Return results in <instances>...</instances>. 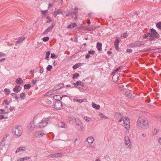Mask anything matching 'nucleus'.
<instances>
[{
    "instance_id": "1",
    "label": "nucleus",
    "mask_w": 161,
    "mask_h": 161,
    "mask_svg": "<svg viewBox=\"0 0 161 161\" xmlns=\"http://www.w3.org/2000/svg\"><path fill=\"white\" fill-rule=\"evenodd\" d=\"M137 124L139 129H147L149 127L148 121L144 117H140L138 119Z\"/></svg>"
},
{
    "instance_id": "2",
    "label": "nucleus",
    "mask_w": 161,
    "mask_h": 161,
    "mask_svg": "<svg viewBox=\"0 0 161 161\" xmlns=\"http://www.w3.org/2000/svg\"><path fill=\"white\" fill-rule=\"evenodd\" d=\"M123 120V121L125 128L127 130V131L126 132L128 133L130 129V119L128 117H125L123 119V117H122L119 119V122H120Z\"/></svg>"
},
{
    "instance_id": "3",
    "label": "nucleus",
    "mask_w": 161,
    "mask_h": 161,
    "mask_svg": "<svg viewBox=\"0 0 161 161\" xmlns=\"http://www.w3.org/2000/svg\"><path fill=\"white\" fill-rule=\"evenodd\" d=\"M23 129L20 126H16L13 130V133L15 136L19 137L22 133Z\"/></svg>"
},
{
    "instance_id": "4",
    "label": "nucleus",
    "mask_w": 161,
    "mask_h": 161,
    "mask_svg": "<svg viewBox=\"0 0 161 161\" xmlns=\"http://www.w3.org/2000/svg\"><path fill=\"white\" fill-rule=\"evenodd\" d=\"M150 32H149V40L150 41H153L155 40V38H158L159 37V35L158 34L157 32L153 29L152 28L150 30Z\"/></svg>"
},
{
    "instance_id": "5",
    "label": "nucleus",
    "mask_w": 161,
    "mask_h": 161,
    "mask_svg": "<svg viewBox=\"0 0 161 161\" xmlns=\"http://www.w3.org/2000/svg\"><path fill=\"white\" fill-rule=\"evenodd\" d=\"M49 121L47 118H43L38 124V126L40 128H43L47 125Z\"/></svg>"
},
{
    "instance_id": "6",
    "label": "nucleus",
    "mask_w": 161,
    "mask_h": 161,
    "mask_svg": "<svg viewBox=\"0 0 161 161\" xmlns=\"http://www.w3.org/2000/svg\"><path fill=\"white\" fill-rule=\"evenodd\" d=\"M46 132L44 130H40L35 132L34 133V136L38 138H40L43 135H45Z\"/></svg>"
},
{
    "instance_id": "7",
    "label": "nucleus",
    "mask_w": 161,
    "mask_h": 161,
    "mask_svg": "<svg viewBox=\"0 0 161 161\" xmlns=\"http://www.w3.org/2000/svg\"><path fill=\"white\" fill-rule=\"evenodd\" d=\"M125 144L126 147L130 148L131 146V142L130 141L129 137L128 136H126L125 137Z\"/></svg>"
},
{
    "instance_id": "8",
    "label": "nucleus",
    "mask_w": 161,
    "mask_h": 161,
    "mask_svg": "<svg viewBox=\"0 0 161 161\" xmlns=\"http://www.w3.org/2000/svg\"><path fill=\"white\" fill-rule=\"evenodd\" d=\"M75 122L77 125H76V128L79 130H82L83 124L82 122L78 119H75Z\"/></svg>"
},
{
    "instance_id": "9",
    "label": "nucleus",
    "mask_w": 161,
    "mask_h": 161,
    "mask_svg": "<svg viewBox=\"0 0 161 161\" xmlns=\"http://www.w3.org/2000/svg\"><path fill=\"white\" fill-rule=\"evenodd\" d=\"M61 87L59 86H55L53 89L52 90L50 91L47 93V94L48 95H51L52 94H55L56 93V91L59 90L60 88Z\"/></svg>"
},
{
    "instance_id": "10",
    "label": "nucleus",
    "mask_w": 161,
    "mask_h": 161,
    "mask_svg": "<svg viewBox=\"0 0 161 161\" xmlns=\"http://www.w3.org/2000/svg\"><path fill=\"white\" fill-rule=\"evenodd\" d=\"M35 127V125L34 122L33 121H32L28 125V129L30 130V131H32Z\"/></svg>"
},
{
    "instance_id": "11",
    "label": "nucleus",
    "mask_w": 161,
    "mask_h": 161,
    "mask_svg": "<svg viewBox=\"0 0 161 161\" xmlns=\"http://www.w3.org/2000/svg\"><path fill=\"white\" fill-rule=\"evenodd\" d=\"M55 26V24H53L52 25L49 26L47 29L45 31H44L43 34L44 35H45L47 34L50 31H52L53 27Z\"/></svg>"
},
{
    "instance_id": "12",
    "label": "nucleus",
    "mask_w": 161,
    "mask_h": 161,
    "mask_svg": "<svg viewBox=\"0 0 161 161\" xmlns=\"http://www.w3.org/2000/svg\"><path fill=\"white\" fill-rule=\"evenodd\" d=\"M57 125L58 127L63 128H66L67 127V125L64 123L60 122L57 124Z\"/></svg>"
},
{
    "instance_id": "13",
    "label": "nucleus",
    "mask_w": 161,
    "mask_h": 161,
    "mask_svg": "<svg viewBox=\"0 0 161 161\" xmlns=\"http://www.w3.org/2000/svg\"><path fill=\"white\" fill-rule=\"evenodd\" d=\"M64 14L63 12L60 9L57 10L53 13V14L54 17H56L58 14Z\"/></svg>"
},
{
    "instance_id": "14",
    "label": "nucleus",
    "mask_w": 161,
    "mask_h": 161,
    "mask_svg": "<svg viewBox=\"0 0 161 161\" xmlns=\"http://www.w3.org/2000/svg\"><path fill=\"white\" fill-rule=\"evenodd\" d=\"M21 89L22 87L20 86L16 85L13 90L14 92L18 93L21 91Z\"/></svg>"
},
{
    "instance_id": "15",
    "label": "nucleus",
    "mask_w": 161,
    "mask_h": 161,
    "mask_svg": "<svg viewBox=\"0 0 161 161\" xmlns=\"http://www.w3.org/2000/svg\"><path fill=\"white\" fill-rule=\"evenodd\" d=\"M94 141V138L92 136H90L87 138L86 141L88 142V145H92Z\"/></svg>"
},
{
    "instance_id": "16",
    "label": "nucleus",
    "mask_w": 161,
    "mask_h": 161,
    "mask_svg": "<svg viewBox=\"0 0 161 161\" xmlns=\"http://www.w3.org/2000/svg\"><path fill=\"white\" fill-rule=\"evenodd\" d=\"M54 107L57 109L60 108L62 107V104L60 101L58 102L55 103Z\"/></svg>"
},
{
    "instance_id": "17",
    "label": "nucleus",
    "mask_w": 161,
    "mask_h": 161,
    "mask_svg": "<svg viewBox=\"0 0 161 161\" xmlns=\"http://www.w3.org/2000/svg\"><path fill=\"white\" fill-rule=\"evenodd\" d=\"M26 148L24 147H20L18 148L16 150L15 152L17 153L25 151Z\"/></svg>"
},
{
    "instance_id": "18",
    "label": "nucleus",
    "mask_w": 161,
    "mask_h": 161,
    "mask_svg": "<svg viewBox=\"0 0 161 161\" xmlns=\"http://www.w3.org/2000/svg\"><path fill=\"white\" fill-rule=\"evenodd\" d=\"M76 26H77V24L75 23H71L68 26L67 28L70 29H72Z\"/></svg>"
},
{
    "instance_id": "19",
    "label": "nucleus",
    "mask_w": 161,
    "mask_h": 161,
    "mask_svg": "<svg viewBox=\"0 0 161 161\" xmlns=\"http://www.w3.org/2000/svg\"><path fill=\"white\" fill-rule=\"evenodd\" d=\"M62 98V97L60 95H56L53 96V98L58 102L60 101Z\"/></svg>"
},
{
    "instance_id": "20",
    "label": "nucleus",
    "mask_w": 161,
    "mask_h": 161,
    "mask_svg": "<svg viewBox=\"0 0 161 161\" xmlns=\"http://www.w3.org/2000/svg\"><path fill=\"white\" fill-rule=\"evenodd\" d=\"M83 63H78L77 64H76L74 65L73 67V68L74 69H77L80 66L82 65Z\"/></svg>"
},
{
    "instance_id": "21",
    "label": "nucleus",
    "mask_w": 161,
    "mask_h": 161,
    "mask_svg": "<svg viewBox=\"0 0 161 161\" xmlns=\"http://www.w3.org/2000/svg\"><path fill=\"white\" fill-rule=\"evenodd\" d=\"M92 105L93 108L97 110H98L100 109V106L99 105H97V104H95L94 103H92Z\"/></svg>"
},
{
    "instance_id": "22",
    "label": "nucleus",
    "mask_w": 161,
    "mask_h": 161,
    "mask_svg": "<svg viewBox=\"0 0 161 161\" xmlns=\"http://www.w3.org/2000/svg\"><path fill=\"white\" fill-rule=\"evenodd\" d=\"M16 82L17 84H21L23 83V81L21 78H19L16 80Z\"/></svg>"
},
{
    "instance_id": "23",
    "label": "nucleus",
    "mask_w": 161,
    "mask_h": 161,
    "mask_svg": "<svg viewBox=\"0 0 161 161\" xmlns=\"http://www.w3.org/2000/svg\"><path fill=\"white\" fill-rule=\"evenodd\" d=\"M137 47H141L142 46L144 45V43L142 41H140L138 42H136Z\"/></svg>"
},
{
    "instance_id": "24",
    "label": "nucleus",
    "mask_w": 161,
    "mask_h": 161,
    "mask_svg": "<svg viewBox=\"0 0 161 161\" xmlns=\"http://www.w3.org/2000/svg\"><path fill=\"white\" fill-rule=\"evenodd\" d=\"M102 44L101 43L98 42L97 43V48L98 51H101L102 50Z\"/></svg>"
},
{
    "instance_id": "25",
    "label": "nucleus",
    "mask_w": 161,
    "mask_h": 161,
    "mask_svg": "<svg viewBox=\"0 0 161 161\" xmlns=\"http://www.w3.org/2000/svg\"><path fill=\"white\" fill-rule=\"evenodd\" d=\"M74 101L80 103H81L83 102H86V99H74Z\"/></svg>"
},
{
    "instance_id": "26",
    "label": "nucleus",
    "mask_w": 161,
    "mask_h": 161,
    "mask_svg": "<svg viewBox=\"0 0 161 161\" xmlns=\"http://www.w3.org/2000/svg\"><path fill=\"white\" fill-rule=\"evenodd\" d=\"M78 14V12H72L70 13V15L72 16L73 17H74V16H75V19L77 18V14Z\"/></svg>"
},
{
    "instance_id": "27",
    "label": "nucleus",
    "mask_w": 161,
    "mask_h": 161,
    "mask_svg": "<svg viewBox=\"0 0 161 161\" xmlns=\"http://www.w3.org/2000/svg\"><path fill=\"white\" fill-rule=\"evenodd\" d=\"M41 12V14H42V17H45L48 13V11L47 10H42Z\"/></svg>"
},
{
    "instance_id": "28",
    "label": "nucleus",
    "mask_w": 161,
    "mask_h": 161,
    "mask_svg": "<svg viewBox=\"0 0 161 161\" xmlns=\"http://www.w3.org/2000/svg\"><path fill=\"white\" fill-rule=\"evenodd\" d=\"M84 119L86 122H90L92 121L91 118L87 116H84Z\"/></svg>"
},
{
    "instance_id": "29",
    "label": "nucleus",
    "mask_w": 161,
    "mask_h": 161,
    "mask_svg": "<svg viewBox=\"0 0 161 161\" xmlns=\"http://www.w3.org/2000/svg\"><path fill=\"white\" fill-rule=\"evenodd\" d=\"M25 39V37H23V38H21L16 42V43H20L23 42V41Z\"/></svg>"
},
{
    "instance_id": "30",
    "label": "nucleus",
    "mask_w": 161,
    "mask_h": 161,
    "mask_svg": "<svg viewBox=\"0 0 161 161\" xmlns=\"http://www.w3.org/2000/svg\"><path fill=\"white\" fill-rule=\"evenodd\" d=\"M75 119L74 116H69V122L75 120Z\"/></svg>"
},
{
    "instance_id": "31",
    "label": "nucleus",
    "mask_w": 161,
    "mask_h": 161,
    "mask_svg": "<svg viewBox=\"0 0 161 161\" xmlns=\"http://www.w3.org/2000/svg\"><path fill=\"white\" fill-rule=\"evenodd\" d=\"M8 110H6L4 109H0V114H6L8 112Z\"/></svg>"
},
{
    "instance_id": "32",
    "label": "nucleus",
    "mask_w": 161,
    "mask_h": 161,
    "mask_svg": "<svg viewBox=\"0 0 161 161\" xmlns=\"http://www.w3.org/2000/svg\"><path fill=\"white\" fill-rule=\"evenodd\" d=\"M87 148L90 150H92L95 148V147L94 145H89L87 146Z\"/></svg>"
},
{
    "instance_id": "33",
    "label": "nucleus",
    "mask_w": 161,
    "mask_h": 161,
    "mask_svg": "<svg viewBox=\"0 0 161 161\" xmlns=\"http://www.w3.org/2000/svg\"><path fill=\"white\" fill-rule=\"evenodd\" d=\"M31 86V85L29 84H25L24 85V88L25 89H29Z\"/></svg>"
},
{
    "instance_id": "34",
    "label": "nucleus",
    "mask_w": 161,
    "mask_h": 161,
    "mask_svg": "<svg viewBox=\"0 0 161 161\" xmlns=\"http://www.w3.org/2000/svg\"><path fill=\"white\" fill-rule=\"evenodd\" d=\"M130 46L131 47L133 48L137 47L136 42L131 43L130 44Z\"/></svg>"
},
{
    "instance_id": "35",
    "label": "nucleus",
    "mask_w": 161,
    "mask_h": 161,
    "mask_svg": "<svg viewBox=\"0 0 161 161\" xmlns=\"http://www.w3.org/2000/svg\"><path fill=\"white\" fill-rule=\"evenodd\" d=\"M151 36L150 35L149 32L147 33L146 34L144 35L143 36V37L144 38H147V37H148V39L149 40V36Z\"/></svg>"
},
{
    "instance_id": "36",
    "label": "nucleus",
    "mask_w": 161,
    "mask_h": 161,
    "mask_svg": "<svg viewBox=\"0 0 161 161\" xmlns=\"http://www.w3.org/2000/svg\"><path fill=\"white\" fill-rule=\"evenodd\" d=\"M5 145V144L3 142H1V144L0 145V148H1V150L3 149V148L4 147Z\"/></svg>"
},
{
    "instance_id": "37",
    "label": "nucleus",
    "mask_w": 161,
    "mask_h": 161,
    "mask_svg": "<svg viewBox=\"0 0 161 161\" xmlns=\"http://www.w3.org/2000/svg\"><path fill=\"white\" fill-rule=\"evenodd\" d=\"M80 81H77L76 83H73V84L75 86H77L80 85Z\"/></svg>"
},
{
    "instance_id": "38",
    "label": "nucleus",
    "mask_w": 161,
    "mask_h": 161,
    "mask_svg": "<svg viewBox=\"0 0 161 161\" xmlns=\"http://www.w3.org/2000/svg\"><path fill=\"white\" fill-rule=\"evenodd\" d=\"M50 51H47L46 53V57L45 58L47 60L49 58V56L50 55Z\"/></svg>"
},
{
    "instance_id": "39",
    "label": "nucleus",
    "mask_w": 161,
    "mask_h": 161,
    "mask_svg": "<svg viewBox=\"0 0 161 161\" xmlns=\"http://www.w3.org/2000/svg\"><path fill=\"white\" fill-rule=\"evenodd\" d=\"M158 131V130L156 128L154 129V130L152 134L154 136L156 135Z\"/></svg>"
},
{
    "instance_id": "40",
    "label": "nucleus",
    "mask_w": 161,
    "mask_h": 161,
    "mask_svg": "<svg viewBox=\"0 0 161 161\" xmlns=\"http://www.w3.org/2000/svg\"><path fill=\"white\" fill-rule=\"evenodd\" d=\"M122 68V66H120L118 68H116V69H115L114 71L112 73V74H114L115 73V72H116L117 71L119 70L120 69H121V68Z\"/></svg>"
},
{
    "instance_id": "41",
    "label": "nucleus",
    "mask_w": 161,
    "mask_h": 161,
    "mask_svg": "<svg viewBox=\"0 0 161 161\" xmlns=\"http://www.w3.org/2000/svg\"><path fill=\"white\" fill-rule=\"evenodd\" d=\"M94 29L93 27L91 26L87 27L86 28V30L88 31H93Z\"/></svg>"
},
{
    "instance_id": "42",
    "label": "nucleus",
    "mask_w": 161,
    "mask_h": 161,
    "mask_svg": "<svg viewBox=\"0 0 161 161\" xmlns=\"http://www.w3.org/2000/svg\"><path fill=\"white\" fill-rule=\"evenodd\" d=\"M53 67L52 65H48L46 68V69L47 71H50L52 69Z\"/></svg>"
},
{
    "instance_id": "43",
    "label": "nucleus",
    "mask_w": 161,
    "mask_h": 161,
    "mask_svg": "<svg viewBox=\"0 0 161 161\" xmlns=\"http://www.w3.org/2000/svg\"><path fill=\"white\" fill-rule=\"evenodd\" d=\"M79 75L78 73H76L73 74V75L72 78L73 79H75L76 78V77H78Z\"/></svg>"
},
{
    "instance_id": "44",
    "label": "nucleus",
    "mask_w": 161,
    "mask_h": 161,
    "mask_svg": "<svg viewBox=\"0 0 161 161\" xmlns=\"http://www.w3.org/2000/svg\"><path fill=\"white\" fill-rule=\"evenodd\" d=\"M25 96V93H22L20 94V97L21 99H24Z\"/></svg>"
},
{
    "instance_id": "45",
    "label": "nucleus",
    "mask_w": 161,
    "mask_h": 161,
    "mask_svg": "<svg viewBox=\"0 0 161 161\" xmlns=\"http://www.w3.org/2000/svg\"><path fill=\"white\" fill-rule=\"evenodd\" d=\"M4 92H6V94L7 95H8L10 93V90H8L7 88H5L4 90Z\"/></svg>"
},
{
    "instance_id": "46",
    "label": "nucleus",
    "mask_w": 161,
    "mask_h": 161,
    "mask_svg": "<svg viewBox=\"0 0 161 161\" xmlns=\"http://www.w3.org/2000/svg\"><path fill=\"white\" fill-rule=\"evenodd\" d=\"M49 37L48 36H47L43 37V38L42 40L44 42H47L49 40Z\"/></svg>"
},
{
    "instance_id": "47",
    "label": "nucleus",
    "mask_w": 161,
    "mask_h": 161,
    "mask_svg": "<svg viewBox=\"0 0 161 161\" xmlns=\"http://www.w3.org/2000/svg\"><path fill=\"white\" fill-rule=\"evenodd\" d=\"M49 158H56V155L55 153L52 154L48 156Z\"/></svg>"
},
{
    "instance_id": "48",
    "label": "nucleus",
    "mask_w": 161,
    "mask_h": 161,
    "mask_svg": "<svg viewBox=\"0 0 161 161\" xmlns=\"http://www.w3.org/2000/svg\"><path fill=\"white\" fill-rule=\"evenodd\" d=\"M156 26L158 28L161 29V22H159L157 23L156 24Z\"/></svg>"
},
{
    "instance_id": "49",
    "label": "nucleus",
    "mask_w": 161,
    "mask_h": 161,
    "mask_svg": "<svg viewBox=\"0 0 161 161\" xmlns=\"http://www.w3.org/2000/svg\"><path fill=\"white\" fill-rule=\"evenodd\" d=\"M51 58H57V56H56V55L54 53H52L51 55Z\"/></svg>"
},
{
    "instance_id": "50",
    "label": "nucleus",
    "mask_w": 161,
    "mask_h": 161,
    "mask_svg": "<svg viewBox=\"0 0 161 161\" xmlns=\"http://www.w3.org/2000/svg\"><path fill=\"white\" fill-rule=\"evenodd\" d=\"M55 154L56 155V158L61 156L62 155V153H55Z\"/></svg>"
},
{
    "instance_id": "51",
    "label": "nucleus",
    "mask_w": 161,
    "mask_h": 161,
    "mask_svg": "<svg viewBox=\"0 0 161 161\" xmlns=\"http://www.w3.org/2000/svg\"><path fill=\"white\" fill-rule=\"evenodd\" d=\"M99 115L102 118H106V119H107L108 118V117H107L105 115H104L102 113H100V114H99Z\"/></svg>"
},
{
    "instance_id": "52",
    "label": "nucleus",
    "mask_w": 161,
    "mask_h": 161,
    "mask_svg": "<svg viewBox=\"0 0 161 161\" xmlns=\"http://www.w3.org/2000/svg\"><path fill=\"white\" fill-rule=\"evenodd\" d=\"M95 53V52L94 50H90L88 52V53L92 55H94Z\"/></svg>"
},
{
    "instance_id": "53",
    "label": "nucleus",
    "mask_w": 161,
    "mask_h": 161,
    "mask_svg": "<svg viewBox=\"0 0 161 161\" xmlns=\"http://www.w3.org/2000/svg\"><path fill=\"white\" fill-rule=\"evenodd\" d=\"M47 18L48 19L47 21V23H49L52 20L51 19V18L49 16H47Z\"/></svg>"
},
{
    "instance_id": "54",
    "label": "nucleus",
    "mask_w": 161,
    "mask_h": 161,
    "mask_svg": "<svg viewBox=\"0 0 161 161\" xmlns=\"http://www.w3.org/2000/svg\"><path fill=\"white\" fill-rule=\"evenodd\" d=\"M6 54L2 53H0V57H4L6 56Z\"/></svg>"
},
{
    "instance_id": "55",
    "label": "nucleus",
    "mask_w": 161,
    "mask_h": 161,
    "mask_svg": "<svg viewBox=\"0 0 161 161\" xmlns=\"http://www.w3.org/2000/svg\"><path fill=\"white\" fill-rule=\"evenodd\" d=\"M23 158V160H24H24H28V159H29L30 158L29 157H25L24 158Z\"/></svg>"
},
{
    "instance_id": "56",
    "label": "nucleus",
    "mask_w": 161,
    "mask_h": 161,
    "mask_svg": "<svg viewBox=\"0 0 161 161\" xmlns=\"http://www.w3.org/2000/svg\"><path fill=\"white\" fill-rule=\"evenodd\" d=\"M46 102V103L48 104H50L52 103V102L49 99L47 100Z\"/></svg>"
},
{
    "instance_id": "57",
    "label": "nucleus",
    "mask_w": 161,
    "mask_h": 161,
    "mask_svg": "<svg viewBox=\"0 0 161 161\" xmlns=\"http://www.w3.org/2000/svg\"><path fill=\"white\" fill-rule=\"evenodd\" d=\"M36 81H37V80H32L31 81V82H32V83L33 84V85H35L36 84Z\"/></svg>"
},
{
    "instance_id": "58",
    "label": "nucleus",
    "mask_w": 161,
    "mask_h": 161,
    "mask_svg": "<svg viewBox=\"0 0 161 161\" xmlns=\"http://www.w3.org/2000/svg\"><path fill=\"white\" fill-rule=\"evenodd\" d=\"M115 49L116 50H119V44H115Z\"/></svg>"
},
{
    "instance_id": "59",
    "label": "nucleus",
    "mask_w": 161,
    "mask_h": 161,
    "mask_svg": "<svg viewBox=\"0 0 161 161\" xmlns=\"http://www.w3.org/2000/svg\"><path fill=\"white\" fill-rule=\"evenodd\" d=\"M44 69L42 67V68L39 70V72L42 74L44 72Z\"/></svg>"
},
{
    "instance_id": "60",
    "label": "nucleus",
    "mask_w": 161,
    "mask_h": 161,
    "mask_svg": "<svg viewBox=\"0 0 161 161\" xmlns=\"http://www.w3.org/2000/svg\"><path fill=\"white\" fill-rule=\"evenodd\" d=\"M119 41L118 39H116L115 42V44H118L119 43Z\"/></svg>"
},
{
    "instance_id": "61",
    "label": "nucleus",
    "mask_w": 161,
    "mask_h": 161,
    "mask_svg": "<svg viewBox=\"0 0 161 161\" xmlns=\"http://www.w3.org/2000/svg\"><path fill=\"white\" fill-rule=\"evenodd\" d=\"M126 52H129V53H131L132 52V50L131 49H128L126 50Z\"/></svg>"
},
{
    "instance_id": "62",
    "label": "nucleus",
    "mask_w": 161,
    "mask_h": 161,
    "mask_svg": "<svg viewBox=\"0 0 161 161\" xmlns=\"http://www.w3.org/2000/svg\"><path fill=\"white\" fill-rule=\"evenodd\" d=\"M5 118L4 116L3 115L0 114V119H2L3 118Z\"/></svg>"
},
{
    "instance_id": "63",
    "label": "nucleus",
    "mask_w": 161,
    "mask_h": 161,
    "mask_svg": "<svg viewBox=\"0 0 161 161\" xmlns=\"http://www.w3.org/2000/svg\"><path fill=\"white\" fill-rule=\"evenodd\" d=\"M147 136V134L146 133H143L142 134V136L143 138L146 137Z\"/></svg>"
},
{
    "instance_id": "64",
    "label": "nucleus",
    "mask_w": 161,
    "mask_h": 161,
    "mask_svg": "<svg viewBox=\"0 0 161 161\" xmlns=\"http://www.w3.org/2000/svg\"><path fill=\"white\" fill-rule=\"evenodd\" d=\"M17 161H24V160L23 158H19Z\"/></svg>"
}]
</instances>
